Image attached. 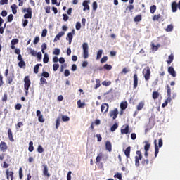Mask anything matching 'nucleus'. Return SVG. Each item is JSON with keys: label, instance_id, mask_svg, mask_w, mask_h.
I'll return each instance as SVG.
<instances>
[{"label": "nucleus", "instance_id": "nucleus-1", "mask_svg": "<svg viewBox=\"0 0 180 180\" xmlns=\"http://www.w3.org/2000/svg\"><path fill=\"white\" fill-rule=\"evenodd\" d=\"M136 155L135 156V167H140V161L143 168L145 169H148L150 165L153 164V162H150L148 159H143V154H141V150L136 151Z\"/></svg>", "mask_w": 180, "mask_h": 180}, {"label": "nucleus", "instance_id": "nucleus-2", "mask_svg": "<svg viewBox=\"0 0 180 180\" xmlns=\"http://www.w3.org/2000/svg\"><path fill=\"white\" fill-rule=\"evenodd\" d=\"M24 89L25 90V96H27L29 95V88H30L31 82L30 79L29 78V76H25L24 78Z\"/></svg>", "mask_w": 180, "mask_h": 180}, {"label": "nucleus", "instance_id": "nucleus-3", "mask_svg": "<svg viewBox=\"0 0 180 180\" xmlns=\"http://www.w3.org/2000/svg\"><path fill=\"white\" fill-rule=\"evenodd\" d=\"M82 49H83V57L84 58L86 59L89 57V47L88 46V43L84 42L82 44Z\"/></svg>", "mask_w": 180, "mask_h": 180}, {"label": "nucleus", "instance_id": "nucleus-4", "mask_svg": "<svg viewBox=\"0 0 180 180\" xmlns=\"http://www.w3.org/2000/svg\"><path fill=\"white\" fill-rule=\"evenodd\" d=\"M143 74L144 75L145 81H148L150 77H151V70L150 68H146L143 71Z\"/></svg>", "mask_w": 180, "mask_h": 180}, {"label": "nucleus", "instance_id": "nucleus-5", "mask_svg": "<svg viewBox=\"0 0 180 180\" xmlns=\"http://www.w3.org/2000/svg\"><path fill=\"white\" fill-rule=\"evenodd\" d=\"M117 115H119V110L115 108L114 110L110 111V117H112V120L117 119Z\"/></svg>", "mask_w": 180, "mask_h": 180}, {"label": "nucleus", "instance_id": "nucleus-6", "mask_svg": "<svg viewBox=\"0 0 180 180\" xmlns=\"http://www.w3.org/2000/svg\"><path fill=\"white\" fill-rule=\"evenodd\" d=\"M178 8L180 11V1L177 4L176 1H173L172 4V12H176L178 11Z\"/></svg>", "mask_w": 180, "mask_h": 180}, {"label": "nucleus", "instance_id": "nucleus-7", "mask_svg": "<svg viewBox=\"0 0 180 180\" xmlns=\"http://www.w3.org/2000/svg\"><path fill=\"white\" fill-rule=\"evenodd\" d=\"M75 34V30H72V32H69L68 34V37L66 38V40H69V44H71V43H72V39L74 37Z\"/></svg>", "mask_w": 180, "mask_h": 180}, {"label": "nucleus", "instance_id": "nucleus-8", "mask_svg": "<svg viewBox=\"0 0 180 180\" xmlns=\"http://www.w3.org/2000/svg\"><path fill=\"white\" fill-rule=\"evenodd\" d=\"M42 167L44 168L43 169L44 176H47V178H50V173H49V167H47V165L44 164L42 165Z\"/></svg>", "mask_w": 180, "mask_h": 180}, {"label": "nucleus", "instance_id": "nucleus-9", "mask_svg": "<svg viewBox=\"0 0 180 180\" xmlns=\"http://www.w3.org/2000/svg\"><path fill=\"white\" fill-rule=\"evenodd\" d=\"M101 110L102 113H107L108 110H109V104L106 103H103L101 106Z\"/></svg>", "mask_w": 180, "mask_h": 180}, {"label": "nucleus", "instance_id": "nucleus-10", "mask_svg": "<svg viewBox=\"0 0 180 180\" xmlns=\"http://www.w3.org/2000/svg\"><path fill=\"white\" fill-rule=\"evenodd\" d=\"M6 150H8V145L6 144V142L1 141L0 143V151L5 153Z\"/></svg>", "mask_w": 180, "mask_h": 180}, {"label": "nucleus", "instance_id": "nucleus-11", "mask_svg": "<svg viewBox=\"0 0 180 180\" xmlns=\"http://www.w3.org/2000/svg\"><path fill=\"white\" fill-rule=\"evenodd\" d=\"M167 71L169 74H170V75H172V77H173L174 78L176 77V72L175 71V69H174V67L169 66L167 69Z\"/></svg>", "mask_w": 180, "mask_h": 180}, {"label": "nucleus", "instance_id": "nucleus-12", "mask_svg": "<svg viewBox=\"0 0 180 180\" xmlns=\"http://www.w3.org/2000/svg\"><path fill=\"white\" fill-rule=\"evenodd\" d=\"M166 88L167 89V98L165 100L167 103H169L171 102V87L169 85H167Z\"/></svg>", "mask_w": 180, "mask_h": 180}, {"label": "nucleus", "instance_id": "nucleus-13", "mask_svg": "<svg viewBox=\"0 0 180 180\" xmlns=\"http://www.w3.org/2000/svg\"><path fill=\"white\" fill-rule=\"evenodd\" d=\"M139 85V76L137 75V73H135L134 75V86L133 89H136Z\"/></svg>", "mask_w": 180, "mask_h": 180}, {"label": "nucleus", "instance_id": "nucleus-14", "mask_svg": "<svg viewBox=\"0 0 180 180\" xmlns=\"http://www.w3.org/2000/svg\"><path fill=\"white\" fill-rule=\"evenodd\" d=\"M27 13L24 15L25 19H32V8H27Z\"/></svg>", "mask_w": 180, "mask_h": 180}, {"label": "nucleus", "instance_id": "nucleus-15", "mask_svg": "<svg viewBox=\"0 0 180 180\" xmlns=\"http://www.w3.org/2000/svg\"><path fill=\"white\" fill-rule=\"evenodd\" d=\"M6 175L8 180H9V177L11 180H13V172L9 171V169H7L6 171Z\"/></svg>", "mask_w": 180, "mask_h": 180}, {"label": "nucleus", "instance_id": "nucleus-16", "mask_svg": "<svg viewBox=\"0 0 180 180\" xmlns=\"http://www.w3.org/2000/svg\"><path fill=\"white\" fill-rule=\"evenodd\" d=\"M64 34H65V32L61 31L54 38L53 41L56 42L58 40H60V39H61V37H63V36H64Z\"/></svg>", "mask_w": 180, "mask_h": 180}, {"label": "nucleus", "instance_id": "nucleus-17", "mask_svg": "<svg viewBox=\"0 0 180 180\" xmlns=\"http://www.w3.org/2000/svg\"><path fill=\"white\" fill-rule=\"evenodd\" d=\"M105 150H107V151H109V153L112 152V143H110V141H107L105 142Z\"/></svg>", "mask_w": 180, "mask_h": 180}, {"label": "nucleus", "instance_id": "nucleus-18", "mask_svg": "<svg viewBox=\"0 0 180 180\" xmlns=\"http://www.w3.org/2000/svg\"><path fill=\"white\" fill-rule=\"evenodd\" d=\"M8 136L10 141H15V139H13V134L12 133V129H11V128L8 129Z\"/></svg>", "mask_w": 180, "mask_h": 180}, {"label": "nucleus", "instance_id": "nucleus-19", "mask_svg": "<svg viewBox=\"0 0 180 180\" xmlns=\"http://www.w3.org/2000/svg\"><path fill=\"white\" fill-rule=\"evenodd\" d=\"M155 143V158H157L158 153H160V148H158V145H157V139L154 140Z\"/></svg>", "mask_w": 180, "mask_h": 180}, {"label": "nucleus", "instance_id": "nucleus-20", "mask_svg": "<svg viewBox=\"0 0 180 180\" xmlns=\"http://www.w3.org/2000/svg\"><path fill=\"white\" fill-rule=\"evenodd\" d=\"M130 133L129 125H126L125 128L121 129V134H129Z\"/></svg>", "mask_w": 180, "mask_h": 180}, {"label": "nucleus", "instance_id": "nucleus-21", "mask_svg": "<svg viewBox=\"0 0 180 180\" xmlns=\"http://www.w3.org/2000/svg\"><path fill=\"white\" fill-rule=\"evenodd\" d=\"M131 151V147L129 146L124 150V154L127 158H130V152Z\"/></svg>", "mask_w": 180, "mask_h": 180}, {"label": "nucleus", "instance_id": "nucleus-22", "mask_svg": "<svg viewBox=\"0 0 180 180\" xmlns=\"http://www.w3.org/2000/svg\"><path fill=\"white\" fill-rule=\"evenodd\" d=\"M103 153H100L97 155V157H96V163L101 162V161H102V159H103Z\"/></svg>", "mask_w": 180, "mask_h": 180}, {"label": "nucleus", "instance_id": "nucleus-23", "mask_svg": "<svg viewBox=\"0 0 180 180\" xmlns=\"http://www.w3.org/2000/svg\"><path fill=\"white\" fill-rule=\"evenodd\" d=\"M11 8L12 9L13 15H16V13H18V6L16 4L11 5Z\"/></svg>", "mask_w": 180, "mask_h": 180}, {"label": "nucleus", "instance_id": "nucleus-24", "mask_svg": "<svg viewBox=\"0 0 180 180\" xmlns=\"http://www.w3.org/2000/svg\"><path fill=\"white\" fill-rule=\"evenodd\" d=\"M143 108H144V102L143 101L139 102L138 105L136 106L137 110L140 112V110H141Z\"/></svg>", "mask_w": 180, "mask_h": 180}, {"label": "nucleus", "instance_id": "nucleus-25", "mask_svg": "<svg viewBox=\"0 0 180 180\" xmlns=\"http://www.w3.org/2000/svg\"><path fill=\"white\" fill-rule=\"evenodd\" d=\"M88 4H89V2L86 0H85L83 2V6H84L83 11H89V5Z\"/></svg>", "mask_w": 180, "mask_h": 180}, {"label": "nucleus", "instance_id": "nucleus-26", "mask_svg": "<svg viewBox=\"0 0 180 180\" xmlns=\"http://www.w3.org/2000/svg\"><path fill=\"white\" fill-rule=\"evenodd\" d=\"M127 108V102H122L120 103V108L121 110H126V108Z\"/></svg>", "mask_w": 180, "mask_h": 180}, {"label": "nucleus", "instance_id": "nucleus-27", "mask_svg": "<svg viewBox=\"0 0 180 180\" xmlns=\"http://www.w3.org/2000/svg\"><path fill=\"white\" fill-rule=\"evenodd\" d=\"M152 98L153 99H158V98H160V93L158 91H153Z\"/></svg>", "mask_w": 180, "mask_h": 180}, {"label": "nucleus", "instance_id": "nucleus-28", "mask_svg": "<svg viewBox=\"0 0 180 180\" xmlns=\"http://www.w3.org/2000/svg\"><path fill=\"white\" fill-rule=\"evenodd\" d=\"M172 61H174V54L171 53L168 56V60H167V64H171V63H172Z\"/></svg>", "mask_w": 180, "mask_h": 180}, {"label": "nucleus", "instance_id": "nucleus-29", "mask_svg": "<svg viewBox=\"0 0 180 180\" xmlns=\"http://www.w3.org/2000/svg\"><path fill=\"white\" fill-rule=\"evenodd\" d=\"M34 150V147L33 146V141H30L29 143V148H28V150L30 151V153H32V151Z\"/></svg>", "mask_w": 180, "mask_h": 180}, {"label": "nucleus", "instance_id": "nucleus-30", "mask_svg": "<svg viewBox=\"0 0 180 180\" xmlns=\"http://www.w3.org/2000/svg\"><path fill=\"white\" fill-rule=\"evenodd\" d=\"M146 145L144 146V150L145 151H149L150 150V147H151V144L148 143V141H146Z\"/></svg>", "mask_w": 180, "mask_h": 180}, {"label": "nucleus", "instance_id": "nucleus-31", "mask_svg": "<svg viewBox=\"0 0 180 180\" xmlns=\"http://www.w3.org/2000/svg\"><path fill=\"white\" fill-rule=\"evenodd\" d=\"M103 53V50L99 49L97 52V56H96V60H99L102 57V54Z\"/></svg>", "mask_w": 180, "mask_h": 180}, {"label": "nucleus", "instance_id": "nucleus-32", "mask_svg": "<svg viewBox=\"0 0 180 180\" xmlns=\"http://www.w3.org/2000/svg\"><path fill=\"white\" fill-rule=\"evenodd\" d=\"M14 77H15V76L13 75L7 77L8 84H12V82H13V78Z\"/></svg>", "mask_w": 180, "mask_h": 180}, {"label": "nucleus", "instance_id": "nucleus-33", "mask_svg": "<svg viewBox=\"0 0 180 180\" xmlns=\"http://www.w3.org/2000/svg\"><path fill=\"white\" fill-rule=\"evenodd\" d=\"M96 83L94 89H98V88L101 87V80L99 79H96Z\"/></svg>", "mask_w": 180, "mask_h": 180}, {"label": "nucleus", "instance_id": "nucleus-34", "mask_svg": "<svg viewBox=\"0 0 180 180\" xmlns=\"http://www.w3.org/2000/svg\"><path fill=\"white\" fill-rule=\"evenodd\" d=\"M18 67L20 68H23V67H26V63H25V60H20L18 63Z\"/></svg>", "mask_w": 180, "mask_h": 180}, {"label": "nucleus", "instance_id": "nucleus-35", "mask_svg": "<svg viewBox=\"0 0 180 180\" xmlns=\"http://www.w3.org/2000/svg\"><path fill=\"white\" fill-rule=\"evenodd\" d=\"M165 30L167 32H172V30H174V25H167V27H166Z\"/></svg>", "mask_w": 180, "mask_h": 180}, {"label": "nucleus", "instance_id": "nucleus-36", "mask_svg": "<svg viewBox=\"0 0 180 180\" xmlns=\"http://www.w3.org/2000/svg\"><path fill=\"white\" fill-rule=\"evenodd\" d=\"M43 61L44 64H47V63H49V54L44 53Z\"/></svg>", "mask_w": 180, "mask_h": 180}, {"label": "nucleus", "instance_id": "nucleus-37", "mask_svg": "<svg viewBox=\"0 0 180 180\" xmlns=\"http://www.w3.org/2000/svg\"><path fill=\"white\" fill-rule=\"evenodd\" d=\"M117 127H119V124H117V123H115L110 128L111 131H115Z\"/></svg>", "mask_w": 180, "mask_h": 180}, {"label": "nucleus", "instance_id": "nucleus-38", "mask_svg": "<svg viewBox=\"0 0 180 180\" xmlns=\"http://www.w3.org/2000/svg\"><path fill=\"white\" fill-rule=\"evenodd\" d=\"M142 19L141 15H138L134 18V22H141Z\"/></svg>", "mask_w": 180, "mask_h": 180}, {"label": "nucleus", "instance_id": "nucleus-39", "mask_svg": "<svg viewBox=\"0 0 180 180\" xmlns=\"http://www.w3.org/2000/svg\"><path fill=\"white\" fill-rule=\"evenodd\" d=\"M155 11H157V6L153 5L150 6V13H155Z\"/></svg>", "mask_w": 180, "mask_h": 180}, {"label": "nucleus", "instance_id": "nucleus-40", "mask_svg": "<svg viewBox=\"0 0 180 180\" xmlns=\"http://www.w3.org/2000/svg\"><path fill=\"white\" fill-rule=\"evenodd\" d=\"M112 84V82H110V81H108V82H107V81H103V82H102V85H103L104 86H110Z\"/></svg>", "mask_w": 180, "mask_h": 180}, {"label": "nucleus", "instance_id": "nucleus-41", "mask_svg": "<svg viewBox=\"0 0 180 180\" xmlns=\"http://www.w3.org/2000/svg\"><path fill=\"white\" fill-rule=\"evenodd\" d=\"M46 49H47V44H46V43L42 44L41 51H42L43 54H44V53H45L44 50H46Z\"/></svg>", "mask_w": 180, "mask_h": 180}, {"label": "nucleus", "instance_id": "nucleus-42", "mask_svg": "<svg viewBox=\"0 0 180 180\" xmlns=\"http://www.w3.org/2000/svg\"><path fill=\"white\" fill-rule=\"evenodd\" d=\"M62 120H63V122H70V117H68L67 115H63Z\"/></svg>", "mask_w": 180, "mask_h": 180}, {"label": "nucleus", "instance_id": "nucleus-43", "mask_svg": "<svg viewBox=\"0 0 180 180\" xmlns=\"http://www.w3.org/2000/svg\"><path fill=\"white\" fill-rule=\"evenodd\" d=\"M55 56H60V49L56 48L53 52Z\"/></svg>", "mask_w": 180, "mask_h": 180}, {"label": "nucleus", "instance_id": "nucleus-44", "mask_svg": "<svg viewBox=\"0 0 180 180\" xmlns=\"http://www.w3.org/2000/svg\"><path fill=\"white\" fill-rule=\"evenodd\" d=\"M103 68H104V70H107L109 71V70H112V66H111V65L105 64V65H104Z\"/></svg>", "mask_w": 180, "mask_h": 180}, {"label": "nucleus", "instance_id": "nucleus-45", "mask_svg": "<svg viewBox=\"0 0 180 180\" xmlns=\"http://www.w3.org/2000/svg\"><path fill=\"white\" fill-rule=\"evenodd\" d=\"M114 178H117V179L122 180V174L117 172V174H115L114 175Z\"/></svg>", "mask_w": 180, "mask_h": 180}, {"label": "nucleus", "instance_id": "nucleus-46", "mask_svg": "<svg viewBox=\"0 0 180 180\" xmlns=\"http://www.w3.org/2000/svg\"><path fill=\"white\" fill-rule=\"evenodd\" d=\"M160 18H161V14L155 15L153 17V20H154L155 22V20H159Z\"/></svg>", "mask_w": 180, "mask_h": 180}, {"label": "nucleus", "instance_id": "nucleus-47", "mask_svg": "<svg viewBox=\"0 0 180 180\" xmlns=\"http://www.w3.org/2000/svg\"><path fill=\"white\" fill-rule=\"evenodd\" d=\"M77 106L78 108H83V106H85V103H82L81 100H79L77 101Z\"/></svg>", "mask_w": 180, "mask_h": 180}, {"label": "nucleus", "instance_id": "nucleus-48", "mask_svg": "<svg viewBox=\"0 0 180 180\" xmlns=\"http://www.w3.org/2000/svg\"><path fill=\"white\" fill-rule=\"evenodd\" d=\"M19 176L20 179H22L23 178V169H22V167L19 169Z\"/></svg>", "mask_w": 180, "mask_h": 180}, {"label": "nucleus", "instance_id": "nucleus-49", "mask_svg": "<svg viewBox=\"0 0 180 180\" xmlns=\"http://www.w3.org/2000/svg\"><path fill=\"white\" fill-rule=\"evenodd\" d=\"M12 20H13V14H10L8 17H7V21L11 22H12Z\"/></svg>", "mask_w": 180, "mask_h": 180}, {"label": "nucleus", "instance_id": "nucleus-50", "mask_svg": "<svg viewBox=\"0 0 180 180\" xmlns=\"http://www.w3.org/2000/svg\"><path fill=\"white\" fill-rule=\"evenodd\" d=\"M37 151L38 153H40L41 154V153H43L44 151V149L43 148V146H41V145H39L37 148Z\"/></svg>", "mask_w": 180, "mask_h": 180}, {"label": "nucleus", "instance_id": "nucleus-51", "mask_svg": "<svg viewBox=\"0 0 180 180\" xmlns=\"http://www.w3.org/2000/svg\"><path fill=\"white\" fill-rule=\"evenodd\" d=\"M59 68H60L59 64L55 63L53 65V71H57V70H58Z\"/></svg>", "mask_w": 180, "mask_h": 180}, {"label": "nucleus", "instance_id": "nucleus-52", "mask_svg": "<svg viewBox=\"0 0 180 180\" xmlns=\"http://www.w3.org/2000/svg\"><path fill=\"white\" fill-rule=\"evenodd\" d=\"M40 82L42 85H44L46 84H47V80L44 77H41Z\"/></svg>", "mask_w": 180, "mask_h": 180}, {"label": "nucleus", "instance_id": "nucleus-53", "mask_svg": "<svg viewBox=\"0 0 180 180\" xmlns=\"http://www.w3.org/2000/svg\"><path fill=\"white\" fill-rule=\"evenodd\" d=\"M39 65H36L34 67V74H39Z\"/></svg>", "mask_w": 180, "mask_h": 180}, {"label": "nucleus", "instance_id": "nucleus-54", "mask_svg": "<svg viewBox=\"0 0 180 180\" xmlns=\"http://www.w3.org/2000/svg\"><path fill=\"white\" fill-rule=\"evenodd\" d=\"M41 76L44 77V78H49V77H50V74L47 72H43Z\"/></svg>", "mask_w": 180, "mask_h": 180}, {"label": "nucleus", "instance_id": "nucleus-55", "mask_svg": "<svg viewBox=\"0 0 180 180\" xmlns=\"http://www.w3.org/2000/svg\"><path fill=\"white\" fill-rule=\"evenodd\" d=\"M60 127V117H58L56 119V129H58Z\"/></svg>", "mask_w": 180, "mask_h": 180}, {"label": "nucleus", "instance_id": "nucleus-56", "mask_svg": "<svg viewBox=\"0 0 180 180\" xmlns=\"http://www.w3.org/2000/svg\"><path fill=\"white\" fill-rule=\"evenodd\" d=\"M47 36V29H44L41 33V37H46Z\"/></svg>", "mask_w": 180, "mask_h": 180}, {"label": "nucleus", "instance_id": "nucleus-57", "mask_svg": "<svg viewBox=\"0 0 180 180\" xmlns=\"http://www.w3.org/2000/svg\"><path fill=\"white\" fill-rule=\"evenodd\" d=\"M106 61H108V56H104L101 59V64L106 63Z\"/></svg>", "mask_w": 180, "mask_h": 180}, {"label": "nucleus", "instance_id": "nucleus-58", "mask_svg": "<svg viewBox=\"0 0 180 180\" xmlns=\"http://www.w3.org/2000/svg\"><path fill=\"white\" fill-rule=\"evenodd\" d=\"M15 109H16V110H20V109H22V104L20 103L16 104L15 106Z\"/></svg>", "mask_w": 180, "mask_h": 180}, {"label": "nucleus", "instance_id": "nucleus-59", "mask_svg": "<svg viewBox=\"0 0 180 180\" xmlns=\"http://www.w3.org/2000/svg\"><path fill=\"white\" fill-rule=\"evenodd\" d=\"M30 53L33 56V57H36V56H37V52L33 49H30Z\"/></svg>", "mask_w": 180, "mask_h": 180}, {"label": "nucleus", "instance_id": "nucleus-60", "mask_svg": "<svg viewBox=\"0 0 180 180\" xmlns=\"http://www.w3.org/2000/svg\"><path fill=\"white\" fill-rule=\"evenodd\" d=\"M18 43H19V39H13L11 40V44H13L15 46V44H18Z\"/></svg>", "mask_w": 180, "mask_h": 180}, {"label": "nucleus", "instance_id": "nucleus-61", "mask_svg": "<svg viewBox=\"0 0 180 180\" xmlns=\"http://www.w3.org/2000/svg\"><path fill=\"white\" fill-rule=\"evenodd\" d=\"M40 41V38L39 37H36L33 41L34 44H37Z\"/></svg>", "mask_w": 180, "mask_h": 180}, {"label": "nucleus", "instance_id": "nucleus-62", "mask_svg": "<svg viewBox=\"0 0 180 180\" xmlns=\"http://www.w3.org/2000/svg\"><path fill=\"white\" fill-rule=\"evenodd\" d=\"M38 120L39 122H40L41 123H44V118L43 117V115H39L38 117Z\"/></svg>", "mask_w": 180, "mask_h": 180}, {"label": "nucleus", "instance_id": "nucleus-63", "mask_svg": "<svg viewBox=\"0 0 180 180\" xmlns=\"http://www.w3.org/2000/svg\"><path fill=\"white\" fill-rule=\"evenodd\" d=\"M81 29V22H77L76 23V30H79Z\"/></svg>", "mask_w": 180, "mask_h": 180}, {"label": "nucleus", "instance_id": "nucleus-64", "mask_svg": "<svg viewBox=\"0 0 180 180\" xmlns=\"http://www.w3.org/2000/svg\"><path fill=\"white\" fill-rule=\"evenodd\" d=\"M71 174H72V172H71V171H69L68 172L67 180H71Z\"/></svg>", "mask_w": 180, "mask_h": 180}]
</instances>
